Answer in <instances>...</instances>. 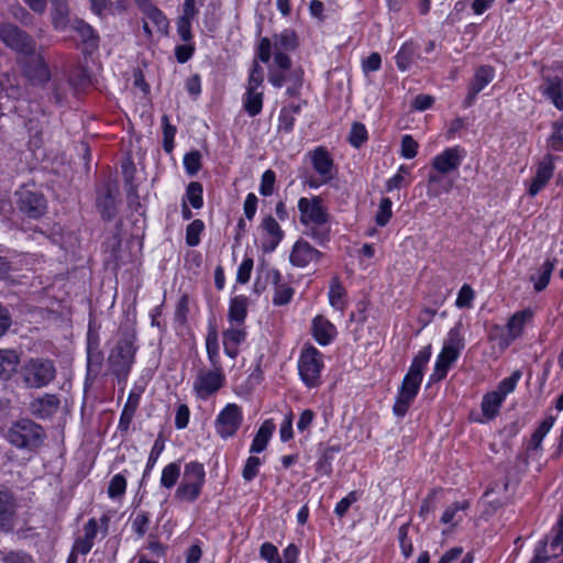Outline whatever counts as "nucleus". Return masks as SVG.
<instances>
[{
  "label": "nucleus",
  "mask_w": 563,
  "mask_h": 563,
  "mask_svg": "<svg viewBox=\"0 0 563 563\" xmlns=\"http://www.w3.org/2000/svg\"><path fill=\"white\" fill-rule=\"evenodd\" d=\"M300 112L299 104L284 107L278 115V132L290 133L294 130L296 115Z\"/></svg>",
  "instance_id": "39"
},
{
  "label": "nucleus",
  "mask_w": 563,
  "mask_h": 563,
  "mask_svg": "<svg viewBox=\"0 0 563 563\" xmlns=\"http://www.w3.org/2000/svg\"><path fill=\"white\" fill-rule=\"evenodd\" d=\"M44 437L42 427L29 419L16 421L7 432L8 441L19 449L33 450L42 444Z\"/></svg>",
  "instance_id": "8"
},
{
  "label": "nucleus",
  "mask_w": 563,
  "mask_h": 563,
  "mask_svg": "<svg viewBox=\"0 0 563 563\" xmlns=\"http://www.w3.org/2000/svg\"><path fill=\"white\" fill-rule=\"evenodd\" d=\"M205 230V223L200 219L194 220L186 228V243L189 246H197L200 243V235Z\"/></svg>",
  "instance_id": "53"
},
{
  "label": "nucleus",
  "mask_w": 563,
  "mask_h": 563,
  "mask_svg": "<svg viewBox=\"0 0 563 563\" xmlns=\"http://www.w3.org/2000/svg\"><path fill=\"white\" fill-rule=\"evenodd\" d=\"M460 324L455 325L449 331L448 340L443 345L449 352L454 353L459 357L461 350L464 347V341L461 335Z\"/></svg>",
  "instance_id": "49"
},
{
  "label": "nucleus",
  "mask_w": 563,
  "mask_h": 563,
  "mask_svg": "<svg viewBox=\"0 0 563 563\" xmlns=\"http://www.w3.org/2000/svg\"><path fill=\"white\" fill-rule=\"evenodd\" d=\"M260 558L267 563H283L277 547L271 542L261 545Z\"/></svg>",
  "instance_id": "62"
},
{
  "label": "nucleus",
  "mask_w": 563,
  "mask_h": 563,
  "mask_svg": "<svg viewBox=\"0 0 563 563\" xmlns=\"http://www.w3.org/2000/svg\"><path fill=\"white\" fill-rule=\"evenodd\" d=\"M393 201L388 197H383L379 201L375 216V222L379 227H385L393 216Z\"/></svg>",
  "instance_id": "51"
},
{
  "label": "nucleus",
  "mask_w": 563,
  "mask_h": 563,
  "mask_svg": "<svg viewBox=\"0 0 563 563\" xmlns=\"http://www.w3.org/2000/svg\"><path fill=\"white\" fill-rule=\"evenodd\" d=\"M556 418L552 415L547 416L534 430L531 435V445L539 449L545 435L550 432L555 423Z\"/></svg>",
  "instance_id": "44"
},
{
  "label": "nucleus",
  "mask_w": 563,
  "mask_h": 563,
  "mask_svg": "<svg viewBox=\"0 0 563 563\" xmlns=\"http://www.w3.org/2000/svg\"><path fill=\"white\" fill-rule=\"evenodd\" d=\"M297 46V37L295 32L285 30L280 34L274 36L273 43L269 38L263 37L257 47V56L261 62L268 63L273 51H291Z\"/></svg>",
  "instance_id": "16"
},
{
  "label": "nucleus",
  "mask_w": 563,
  "mask_h": 563,
  "mask_svg": "<svg viewBox=\"0 0 563 563\" xmlns=\"http://www.w3.org/2000/svg\"><path fill=\"white\" fill-rule=\"evenodd\" d=\"M21 376L26 387L42 388L55 379L56 368L53 361L34 357L23 364Z\"/></svg>",
  "instance_id": "6"
},
{
  "label": "nucleus",
  "mask_w": 563,
  "mask_h": 563,
  "mask_svg": "<svg viewBox=\"0 0 563 563\" xmlns=\"http://www.w3.org/2000/svg\"><path fill=\"white\" fill-rule=\"evenodd\" d=\"M206 351L210 368H223L221 364L220 346L218 332L214 328L210 329L206 336Z\"/></svg>",
  "instance_id": "33"
},
{
  "label": "nucleus",
  "mask_w": 563,
  "mask_h": 563,
  "mask_svg": "<svg viewBox=\"0 0 563 563\" xmlns=\"http://www.w3.org/2000/svg\"><path fill=\"white\" fill-rule=\"evenodd\" d=\"M184 167L188 175H196L201 168V154L198 151H191L184 156Z\"/></svg>",
  "instance_id": "61"
},
{
  "label": "nucleus",
  "mask_w": 563,
  "mask_h": 563,
  "mask_svg": "<svg viewBox=\"0 0 563 563\" xmlns=\"http://www.w3.org/2000/svg\"><path fill=\"white\" fill-rule=\"evenodd\" d=\"M409 525H401L398 529V540L401 554L408 559L413 552V544L411 539L408 537Z\"/></svg>",
  "instance_id": "58"
},
{
  "label": "nucleus",
  "mask_w": 563,
  "mask_h": 563,
  "mask_svg": "<svg viewBox=\"0 0 563 563\" xmlns=\"http://www.w3.org/2000/svg\"><path fill=\"white\" fill-rule=\"evenodd\" d=\"M411 174V166L400 165L397 173L386 181V190L388 192L400 189L410 185L408 176Z\"/></svg>",
  "instance_id": "41"
},
{
  "label": "nucleus",
  "mask_w": 563,
  "mask_h": 563,
  "mask_svg": "<svg viewBox=\"0 0 563 563\" xmlns=\"http://www.w3.org/2000/svg\"><path fill=\"white\" fill-rule=\"evenodd\" d=\"M165 449V442L162 438V435H159L152 449H151V452H150V455H148V459H147V462H146V465H145V468H144V472H143V476H142V479L144 481L146 477L150 476L152 470L154 468L155 464L157 463L159 456L162 455L163 451Z\"/></svg>",
  "instance_id": "47"
},
{
  "label": "nucleus",
  "mask_w": 563,
  "mask_h": 563,
  "mask_svg": "<svg viewBox=\"0 0 563 563\" xmlns=\"http://www.w3.org/2000/svg\"><path fill=\"white\" fill-rule=\"evenodd\" d=\"M70 27L80 36L84 44L90 47H97L99 36L95 29L82 20L76 19Z\"/></svg>",
  "instance_id": "38"
},
{
  "label": "nucleus",
  "mask_w": 563,
  "mask_h": 563,
  "mask_svg": "<svg viewBox=\"0 0 563 563\" xmlns=\"http://www.w3.org/2000/svg\"><path fill=\"white\" fill-rule=\"evenodd\" d=\"M299 220L305 225V233L318 244L323 245L329 241L330 227L329 213L319 196L301 197L298 200Z\"/></svg>",
  "instance_id": "2"
},
{
  "label": "nucleus",
  "mask_w": 563,
  "mask_h": 563,
  "mask_svg": "<svg viewBox=\"0 0 563 563\" xmlns=\"http://www.w3.org/2000/svg\"><path fill=\"white\" fill-rule=\"evenodd\" d=\"M295 294L294 288L288 284L278 285L274 288L272 302L274 306H285L290 302Z\"/></svg>",
  "instance_id": "52"
},
{
  "label": "nucleus",
  "mask_w": 563,
  "mask_h": 563,
  "mask_svg": "<svg viewBox=\"0 0 563 563\" xmlns=\"http://www.w3.org/2000/svg\"><path fill=\"white\" fill-rule=\"evenodd\" d=\"M243 423L242 407L230 402L217 415L214 420L216 433L223 440L233 438Z\"/></svg>",
  "instance_id": "13"
},
{
  "label": "nucleus",
  "mask_w": 563,
  "mask_h": 563,
  "mask_svg": "<svg viewBox=\"0 0 563 563\" xmlns=\"http://www.w3.org/2000/svg\"><path fill=\"white\" fill-rule=\"evenodd\" d=\"M457 360L454 353L442 347L434 363L433 372L429 377L430 383H438L445 378L452 364Z\"/></svg>",
  "instance_id": "28"
},
{
  "label": "nucleus",
  "mask_w": 563,
  "mask_h": 563,
  "mask_svg": "<svg viewBox=\"0 0 563 563\" xmlns=\"http://www.w3.org/2000/svg\"><path fill=\"white\" fill-rule=\"evenodd\" d=\"M181 475L180 461L170 462L162 470L159 485L165 489H172L176 486Z\"/></svg>",
  "instance_id": "34"
},
{
  "label": "nucleus",
  "mask_w": 563,
  "mask_h": 563,
  "mask_svg": "<svg viewBox=\"0 0 563 563\" xmlns=\"http://www.w3.org/2000/svg\"><path fill=\"white\" fill-rule=\"evenodd\" d=\"M505 400L494 390L483 396L481 409L486 420H493L499 412Z\"/></svg>",
  "instance_id": "37"
},
{
  "label": "nucleus",
  "mask_w": 563,
  "mask_h": 563,
  "mask_svg": "<svg viewBox=\"0 0 563 563\" xmlns=\"http://www.w3.org/2000/svg\"><path fill=\"white\" fill-rule=\"evenodd\" d=\"M20 358L13 350H0V378L8 379L15 373Z\"/></svg>",
  "instance_id": "36"
},
{
  "label": "nucleus",
  "mask_w": 563,
  "mask_h": 563,
  "mask_svg": "<svg viewBox=\"0 0 563 563\" xmlns=\"http://www.w3.org/2000/svg\"><path fill=\"white\" fill-rule=\"evenodd\" d=\"M52 2V24L56 31H65L70 23L69 9L67 0H51Z\"/></svg>",
  "instance_id": "29"
},
{
  "label": "nucleus",
  "mask_w": 563,
  "mask_h": 563,
  "mask_svg": "<svg viewBox=\"0 0 563 563\" xmlns=\"http://www.w3.org/2000/svg\"><path fill=\"white\" fill-rule=\"evenodd\" d=\"M521 371L516 369L509 377H506L503 380H500L497 388L494 391L505 400L509 394L515 391L519 380L521 379Z\"/></svg>",
  "instance_id": "46"
},
{
  "label": "nucleus",
  "mask_w": 563,
  "mask_h": 563,
  "mask_svg": "<svg viewBox=\"0 0 563 563\" xmlns=\"http://www.w3.org/2000/svg\"><path fill=\"white\" fill-rule=\"evenodd\" d=\"M264 82V70L258 65V63H254L249 78H247V85H246V91L245 92H263L262 87Z\"/></svg>",
  "instance_id": "48"
},
{
  "label": "nucleus",
  "mask_w": 563,
  "mask_h": 563,
  "mask_svg": "<svg viewBox=\"0 0 563 563\" xmlns=\"http://www.w3.org/2000/svg\"><path fill=\"white\" fill-rule=\"evenodd\" d=\"M18 504L11 492L0 489V532H10L15 527Z\"/></svg>",
  "instance_id": "20"
},
{
  "label": "nucleus",
  "mask_w": 563,
  "mask_h": 563,
  "mask_svg": "<svg viewBox=\"0 0 563 563\" xmlns=\"http://www.w3.org/2000/svg\"><path fill=\"white\" fill-rule=\"evenodd\" d=\"M115 203V197L109 188L101 191L97 197V208L106 220L114 218L117 213Z\"/></svg>",
  "instance_id": "35"
},
{
  "label": "nucleus",
  "mask_w": 563,
  "mask_h": 563,
  "mask_svg": "<svg viewBox=\"0 0 563 563\" xmlns=\"http://www.w3.org/2000/svg\"><path fill=\"white\" fill-rule=\"evenodd\" d=\"M311 332L317 343L322 346L331 344L338 334L335 325L323 316L313 318Z\"/></svg>",
  "instance_id": "24"
},
{
  "label": "nucleus",
  "mask_w": 563,
  "mask_h": 563,
  "mask_svg": "<svg viewBox=\"0 0 563 563\" xmlns=\"http://www.w3.org/2000/svg\"><path fill=\"white\" fill-rule=\"evenodd\" d=\"M247 316V298L235 296L230 300L228 321L230 324L244 325Z\"/></svg>",
  "instance_id": "30"
},
{
  "label": "nucleus",
  "mask_w": 563,
  "mask_h": 563,
  "mask_svg": "<svg viewBox=\"0 0 563 563\" xmlns=\"http://www.w3.org/2000/svg\"><path fill=\"white\" fill-rule=\"evenodd\" d=\"M227 382L223 368H200L197 372L192 389L199 399L207 400L218 393Z\"/></svg>",
  "instance_id": "12"
},
{
  "label": "nucleus",
  "mask_w": 563,
  "mask_h": 563,
  "mask_svg": "<svg viewBox=\"0 0 563 563\" xmlns=\"http://www.w3.org/2000/svg\"><path fill=\"white\" fill-rule=\"evenodd\" d=\"M413 47L411 44H404L400 49L398 51V53L396 54V64H397V67L401 70V71H405L407 69H409L411 63H412V59H413Z\"/></svg>",
  "instance_id": "55"
},
{
  "label": "nucleus",
  "mask_w": 563,
  "mask_h": 563,
  "mask_svg": "<svg viewBox=\"0 0 563 563\" xmlns=\"http://www.w3.org/2000/svg\"><path fill=\"white\" fill-rule=\"evenodd\" d=\"M495 77V69L492 66L483 65L475 71V75L470 84L468 93L465 99V104L468 107L473 104L477 95L493 81Z\"/></svg>",
  "instance_id": "23"
},
{
  "label": "nucleus",
  "mask_w": 563,
  "mask_h": 563,
  "mask_svg": "<svg viewBox=\"0 0 563 563\" xmlns=\"http://www.w3.org/2000/svg\"><path fill=\"white\" fill-rule=\"evenodd\" d=\"M540 91L558 110H563V81L560 77H547Z\"/></svg>",
  "instance_id": "26"
},
{
  "label": "nucleus",
  "mask_w": 563,
  "mask_h": 563,
  "mask_svg": "<svg viewBox=\"0 0 563 563\" xmlns=\"http://www.w3.org/2000/svg\"><path fill=\"white\" fill-rule=\"evenodd\" d=\"M474 298L475 292L473 288L470 285L464 284L457 292L455 306L457 308H471Z\"/></svg>",
  "instance_id": "63"
},
{
  "label": "nucleus",
  "mask_w": 563,
  "mask_h": 563,
  "mask_svg": "<svg viewBox=\"0 0 563 563\" xmlns=\"http://www.w3.org/2000/svg\"><path fill=\"white\" fill-rule=\"evenodd\" d=\"M320 257V251L311 246L307 241L298 240L291 249L289 261L292 266L303 268L319 261Z\"/></svg>",
  "instance_id": "22"
},
{
  "label": "nucleus",
  "mask_w": 563,
  "mask_h": 563,
  "mask_svg": "<svg viewBox=\"0 0 563 563\" xmlns=\"http://www.w3.org/2000/svg\"><path fill=\"white\" fill-rule=\"evenodd\" d=\"M15 205L21 213L30 219H40L47 211V200L35 186H21L15 191Z\"/></svg>",
  "instance_id": "9"
},
{
  "label": "nucleus",
  "mask_w": 563,
  "mask_h": 563,
  "mask_svg": "<svg viewBox=\"0 0 563 563\" xmlns=\"http://www.w3.org/2000/svg\"><path fill=\"white\" fill-rule=\"evenodd\" d=\"M275 430V424L272 420H265L260 429L257 430V433L255 434L253 441H252V444L250 446V452L251 453H261L263 452L272 435H273V432Z\"/></svg>",
  "instance_id": "32"
},
{
  "label": "nucleus",
  "mask_w": 563,
  "mask_h": 563,
  "mask_svg": "<svg viewBox=\"0 0 563 563\" xmlns=\"http://www.w3.org/2000/svg\"><path fill=\"white\" fill-rule=\"evenodd\" d=\"M243 108L250 117L260 114L263 109V92H245Z\"/></svg>",
  "instance_id": "45"
},
{
  "label": "nucleus",
  "mask_w": 563,
  "mask_h": 563,
  "mask_svg": "<svg viewBox=\"0 0 563 563\" xmlns=\"http://www.w3.org/2000/svg\"><path fill=\"white\" fill-rule=\"evenodd\" d=\"M245 325L230 324L222 333L224 353L235 360L240 353V345L246 340Z\"/></svg>",
  "instance_id": "21"
},
{
  "label": "nucleus",
  "mask_w": 563,
  "mask_h": 563,
  "mask_svg": "<svg viewBox=\"0 0 563 563\" xmlns=\"http://www.w3.org/2000/svg\"><path fill=\"white\" fill-rule=\"evenodd\" d=\"M346 291L342 284L339 282L338 278H333L330 284L329 289V302L330 305L341 312L346 307V300H345Z\"/></svg>",
  "instance_id": "40"
},
{
  "label": "nucleus",
  "mask_w": 563,
  "mask_h": 563,
  "mask_svg": "<svg viewBox=\"0 0 563 563\" xmlns=\"http://www.w3.org/2000/svg\"><path fill=\"white\" fill-rule=\"evenodd\" d=\"M323 367V354L312 345L305 346L299 355L298 372L306 387L316 388L321 384Z\"/></svg>",
  "instance_id": "7"
},
{
  "label": "nucleus",
  "mask_w": 563,
  "mask_h": 563,
  "mask_svg": "<svg viewBox=\"0 0 563 563\" xmlns=\"http://www.w3.org/2000/svg\"><path fill=\"white\" fill-rule=\"evenodd\" d=\"M554 266L555 261L548 258L542 263L537 272L530 275L529 279L533 284V289L537 292H540L548 287Z\"/></svg>",
  "instance_id": "31"
},
{
  "label": "nucleus",
  "mask_w": 563,
  "mask_h": 563,
  "mask_svg": "<svg viewBox=\"0 0 563 563\" xmlns=\"http://www.w3.org/2000/svg\"><path fill=\"white\" fill-rule=\"evenodd\" d=\"M368 139L367 130L363 123L354 122L352 124L349 142L350 144L358 148L361 147Z\"/></svg>",
  "instance_id": "54"
},
{
  "label": "nucleus",
  "mask_w": 563,
  "mask_h": 563,
  "mask_svg": "<svg viewBox=\"0 0 563 563\" xmlns=\"http://www.w3.org/2000/svg\"><path fill=\"white\" fill-rule=\"evenodd\" d=\"M134 341L135 336L125 332L109 353L108 363L119 383L128 379L134 364L136 353Z\"/></svg>",
  "instance_id": "3"
},
{
  "label": "nucleus",
  "mask_w": 563,
  "mask_h": 563,
  "mask_svg": "<svg viewBox=\"0 0 563 563\" xmlns=\"http://www.w3.org/2000/svg\"><path fill=\"white\" fill-rule=\"evenodd\" d=\"M563 553V511L560 514L558 522L551 529L549 536L541 540L537 548L531 563H545L552 558H558Z\"/></svg>",
  "instance_id": "11"
},
{
  "label": "nucleus",
  "mask_w": 563,
  "mask_h": 563,
  "mask_svg": "<svg viewBox=\"0 0 563 563\" xmlns=\"http://www.w3.org/2000/svg\"><path fill=\"white\" fill-rule=\"evenodd\" d=\"M419 144L410 134H405L401 137L400 155L406 159H412L418 154Z\"/></svg>",
  "instance_id": "60"
},
{
  "label": "nucleus",
  "mask_w": 563,
  "mask_h": 563,
  "mask_svg": "<svg viewBox=\"0 0 563 563\" xmlns=\"http://www.w3.org/2000/svg\"><path fill=\"white\" fill-rule=\"evenodd\" d=\"M202 185L198 181H191L188 184L186 188V199L190 203V206L195 209H200L203 206V197H202Z\"/></svg>",
  "instance_id": "50"
},
{
  "label": "nucleus",
  "mask_w": 563,
  "mask_h": 563,
  "mask_svg": "<svg viewBox=\"0 0 563 563\" xmlns=\"http://www.w3.org/2000/svg\"><path fill=\"white\" fill-rule=\"evenodd\" d=\"M22 73L32 85H45L51 79V70L44 55L36 48L20 58Z\"/></svg>",
  "instance_id": "15"
},
{
  "label": "nucleus",
  "mask_w": 563,
  "mask_h": 563,
  "mask_svg": "<svg viewBox=\"0 0 563 563\" xmlns=\"http://www.w3.org/2000/svg\"><path fill=\"white\" fill-rule=\"evenodd\" d=\"M556 157L552 154H545L537 164L536 175L532 178L528 194L531 197L537 196L551 180L555 170Z\"/></svg>",
  "instance_id": "18"
},
{
  "label": "nucleus",
  "mask_w": 563,
  "mask_h": 563,
  "mask_svg": "<svg viewBox=\"0 0 563 563\" xmlns=\"http://www.w3.org/2000/svg\"><path fill=\"white\" fill-rule=\"evenodd\" d=\"M206 483V471L202 463L191 461L185 464L181 479L175 490V499L180 503L197 501Z\"/></svg>",
  "instance_id": "4"
},
{
  "label": "nucleus",
  "mask_w": 563,
  "mask_h": 563,
  "mask_svg": "<svg viewBox=\"0 0 563 563\" xmlns=\"http://www.w3.org/2000/svg\"><path fill=\"white\" fill-rule=\"evenodd\" d=\"M470 507L468 501L453 503L442 514L440 521L443 525L456 526L461 520V511L466 510Z\"/></svg>",
  "instance_id": "42"
},
{
  "label": "nucleus",
  "mask_w": 563,
  "mask_h": 563,
  "mask_svg": "<svg viewBox=\"0 0 563 563\" xmlns=\"http://www.w3.org/2000/svg\"><path fill=\"white\" fill-rule=\"evenodd\" d=\"M0 40L20 58L36 48L35 40L27 32L9 22L0 24Z\"/></svg>",
  "instance_id": "10"
},
{
  "label": "nucleus",
  "mask_w": 563,
  "mask_h": 563,
  "mask_svg": "<svg viewBox=\"0 0 563 563\" xmlns=\"http://www.w3.org/2000/svg\"><path fill=\"white\" fill-rule=\"evenodd\" d=\"M466 157V151L460 145L444 148L431 159V169L450 175L459 170Z\"/></svg>",
  "instance_id": "17"
},
{
  "label": "nucleus",
  "mask_w": 563,
  "mask_h": 563,
  "mask_svg": "<svg viewBox=\"0 0 563 563\" xmlns=\"http://www.w3.org/2000/svg\"><path fill=\"white\" fill-rule=\"evenodd\" d=\"M431 357V347L426 346L413 357L401 386L397 391L393 412L404 417L416 399L423 378V372Z\"/></svg>",
  "instance_id": "1"
},
{
  "label": "nucleus",
  "mask_w": 563,
  "mask_h": 563,
  "mask_svg": "<svg viewBox=\"0 0 563 563\" xmlns=\"http://www.w3.org/2000/svg\"><path fill=\"white\" fill-rule=\"evenodd\" d=\"M150 521H151V519H150V515L147 512H145V511L136 512L135 516L133 517L132 523H131L133 532L139 538H143L148 530Z\"/></svg>",
  "instance_id": "57"
},
{
  "label": "nucleus",
  "mask_w": 563,
  "mask_h": 563,
  "mask_svg": "<svg viewBox=\"0 0 563 563\" xmlns=\"http://www.w3.org/2000/svg\"><path fill=\"white\" fill-rule=\"evenodd\" d=\"M260 230L262 232V249L266 253H272L284 239V231L278 222L272 217L263 218Z\"/></svg>",
  "instance_id": "19"
},
{
  "label": "nucleus",
  "mask_w": 563,
  "mask_h": 563,
  "mask_svg": "<svg viewBox=\"0 0 563 563\" xmlns=\"http://www.w3.org/2000/svg\"><path fill=\"white\" fill-rule=\"evenodd\" d=\"M145 16L155 25L156 31L163 35L167 34L169 21L165 13L156 5H152L143 12Z\"/></svg>",
  "instance_id": "43"
},
{
  "label": "nucleus",
  "mask_w": 563,
  "mask_h": 563,
  "mask_svg": "<svg viewBox=\"0 0 563 563\" xmlns=\"http://www.w3.org/2000/svg\"><path fill=\"white\" fill-rule=\"evenodd\" d=\"M59 399L56 395L45 394L31 401L30 411L40 419L52 417L59 408Z\"/></svg>",
  "instance_id": "25"
},
{
  "label": "nucleus",
  "mask_w": 563,
  "mask_h": 563,
  "mask_svg": "<svg viewBox=\"0 0 563 563\" xmlns=\"http://www.w3.org/2000/svg\"><path fill=\"white\" fill-rule=\"evenodd\" d=\"M262 461L257 456H249L242 468V477L245 482L253 481L260 472Z\"/></svg>",
  "instance_id": "59"
},
{
  "label": "nucleus",
  "mask_w": 563,
  "mask_h": 563,
  "mask_svg": "<svg viewBox=\"0 0 563 563\" xmlns=\"http://www.w3.org/2000/svg\"><path fill=\"white\" fill-rule=\"evenodd\" d=\"M534 312L527 308L516 311L505 328L496 324L492 328L489 340L497 342L500 350H506L515 340L519 339L528 324L533 320Z\"/></svg>",
  "instance_id": "5"
},
{
  "label": "nucleus",
  "mask_w": 563,
  "mask_h": 563,
  "mask_svg": "<svg viewBox=\"0 0 563 563\" xmlns=\"http://www.w3.org/2000/svg\"><path fill=\"white\" fill-rule=\"evenodd\" d=\"M0 562L2 563H33L32 558L22 551H0Z\"/></svg>",
  "instance_id": "64"
},
{
  "label": "nucleus",
  "mask_w": 563,
  "mask_h": 563,
  "mask_svg": "<svg viewBox=\"0 0 563 563\" xmlns=\"http://www.w3.org/2000/svg\"><path fill=\"white\" fill-rule=\"evenodd\" d=\"M448 176L449 175L446 174H442L430 168L427 179V194L429 197H440L442 194L451 191L453 188V180Z\"/></svg>",
  "instance_id": "27"
},
{
  "label": "nucleus",
  "mask_w": 563,
  "mask_h": 563,
  "mask_svg": "<svg viewBox=\"0 0 563 563\" xmlns=\"http://www.w3.org/2000/svg\"><path fill=\"white\" fill-rule=\"evenodd\" d=\"M126 490V478L123 474H115L108 486V495L110 498L115 499L122 497Z\"/></svg>",
  "instance_id": "56"
},
{
  "label": "nucleus",
  "mask_w": 563,
  "mask_h": 563,
  "mask_svg": "<svg viewBox=\"0 0 563 563\" xmlns=\"http://www.w3.org/2000/svg\"><path fill=\"white\" fill-rule=\"evenodd\" d=\"M311 166L317 174L316 179L309 181L311 188H318L321 185L331 181L335 175V167L330 152L323 147L318 146L308 153Z\"/></svg>",
  "instance_id": "14"
}]
</instances>
